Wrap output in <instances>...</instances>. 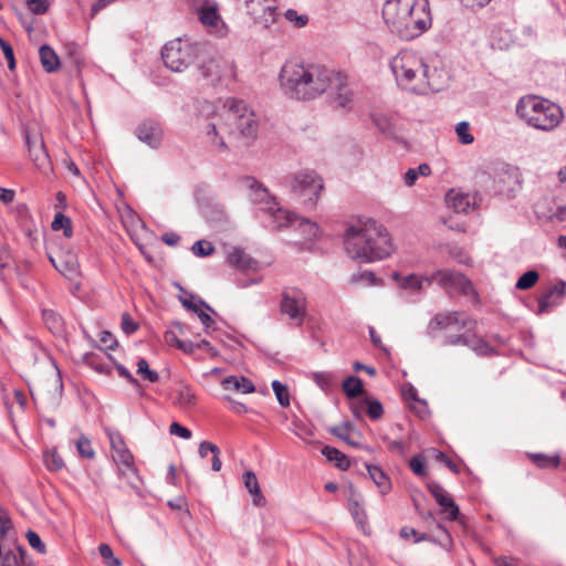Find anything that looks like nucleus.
I'll return each mask as SVG.
<instances>
[{
    "label": "nucleus",
    "mask_w": 566,
    "mask_h": 566,
    "mask_svg": "<svg viewBox=\"0 0 566 566\" xmlns=\"http://www.w3.org/2000/svg\"><path fill=\"white\" fill-rule=\"evenodd\" d=\"M272 389L281 407L290 406V394L287 387L280 380L272 381Z\"/></svg>",
    "instance_id": "ea45409f"
},
{
    "label": "nucleus",
    "mask_w": 566,
    "mask_h": 566,
    "mask_svg": "<svg viewBox=\"0 0 566 566\" xmlns=\"http://www.w3.org/2000/svg\"><path fill=\"white\" fill-rule=\"evenodd\" d=\"M432 280L437 281L444 289H454L464 295L474 293L471 281L460 272L439 270L432 274Z\"/></svg>",
    "instance_id": "ddd939ff"
},
{
    "label": "nucleus",
    "mask_w": 566,
    "mask_h": 566,
    "mask_svg": "<svg viewBox=\"0 0 566 566\" xmlns=\"http://www.w3.org/2000/svg\"><path fill=\"white\" fill-rule=\"evenodd\" d=\"M265 213L270 218V222L266 226L273 230H280L298 220L296 214L283 210L279 207L277 202L273 209H269Z\"/></svg>",
    "instance_id": "4be33fe9"
},
{
    "label": "nucleus",
    "mask_w": 566,
    "mask_h": 566,
    "mask_svg": "<svg viewBox=\"0 0 566 566\" xmlns=\"http://www.w3.org/2000/svg\"><path fill=\"white\" fill-rule=\"evenodd\" d=\"M244 184L247 188L249 189V199L253 205L259 206L260 210L264 213L269 209H273L276 205V200L273 196L270 195L266 187H264L263 184L258 181L253 177H245Z\"/></svg>",
    "instance_id": "2eb2a0df"
},
{
    "label": "nucleus",
    "mask_w": 566,
    "mask_h": 566,
    "mask_svg": "<svg viewBox=\"0 0 566 566\" xmlns=\"http://www.w3.org/2000/svg\"><path fill=\"white\" fill-rule=\"evenodd\" d=\"M424 78L418 83V94H427L428 92H440L448 83V74L438 67L426 65Z\"/></svg>",
    "instance_id": "dca6fc26"
},
{
    "label": "nucleus",
    "mask_w": 566,
    "mask_h": 566,
    "mask_svg": "<svg viewBox=\"0 0 566 566\" xmlns=\"http://www.w3.org/2000/svg\"><path fill=\"white\" fill-rule=\"evenodd\" d=\"M447 200L455 212H468L470 208V200L468 195L453 193L451 191L447 195Z\"/></svg>",
    "instance_id": "c9c22d12"
},
{
    "label": "nucleus",
    "mask_w": 566,
    "mask_h": 566,
    "mask_svg": "<svg viewBox=\"0 0 566 566\" xmlns=\"http://www.w3.org/2000/svg\"><path fill=\"white\" fill-rule=\"evenodd\" d=\"M469 334H470V332L467 331V333H462V334L447 335L443 339V345H446V346H457V345L467 346Z\"/></svg>",
    "instance_id": "4d7b16f0"
},
{
    "label": "nucleus",
    "mask_w": 566,
    "mask_h": 566,
    "mask_svg": "<svg viewBox=\"0 0 566 566\" xmlns=\"http://www.w3.org/2000/svg\"><path fill=\"white\" fill-rule=\"evenodd\" d=\"M244 485L249 493L253 496L252 502L256 506H261L265 503V499L262 495L256 475L252 471H247L243 474Z\"/></svg>",
    "instance_id": "c85d7f7f"
},
{
    "label": "nucleus",
    "mask_w": 566,
    "mask_h": 566,
    "mask_svg": "<svg viewBox=\"0 0 566 566\" xmlns=\"http://www.w3.org/2000/svg\"><path fill=\"white\" fill-rule=\"evenodd\" d=\"M137 374L149 382H157L159 375L156 370L149 368V364L145 358H139L137 361Z\"/></svg>",
    "instance_id": "c03bdc74"
},
{
    "label": "nucleus",
    "mask_w": 566,
    "mask_h": 566,
    "mask_svg": "<svg viewBox=\"0 0 566 566\" xmlns=\"http://www.w3.org/2000/svg\"><path fill=\"white\" fill-rule=\"evenodd\" d=\"M42 318L45 326L53 334H61L63 332V318L53 310L45 308L42 311Z\"/></svg>",
    "instance_id": "473e14b6"
},
{
    "label": "nucleus",
    "mask_w": 566,
    "mask_h": 566,
    "mask_svg": "<svg viewBox=\"0 0 566 566\" xmlns=\"http://www.w3.org/2000/svg\"><path fill=\"white\" fill-rule=\"evenodd\" d=\"M220 19V15L218 13V10L216 7H202L199 10V20L202 24L206 25H216L218 20Z\"/></svg>",
    "instance_id": "79ce46f5"
},
{
    "label": "nucleus",
    "mask_w": 566,
    "mask_h": 566,
    "mask_svg": "<svg viewBox=\"0 0 566 566\" xmlns=\"http://www.w3.org/2000/svg\"><path fill=\"white\" fill-rule=\"evenodd\" d=\"M12 528V522L8 512L0 507V536H4Z\"/></svg>",
    "instance_id": "338daca9"
},
{
    "label": "nucleus",
    "mask_w": 566,
    "mask_h": 566,
    "mask_svg": "<svg viewBox=\"0 0 566 566\" xmlns=\"http://www.w3.org/2000/svg\"><path fill=\"white\" fill-rule=\"evenodd\" d=\"M191 251L196 256L203 258L211 255L214 252V247L210 242L199 240L192 244Z\"/></svg>",
    "instance_id": "5fc2aeb1"
},
{
    "label": "nucleus",
    "mask_w": 566,
    "mask_h": 566,
    "mask_svg": "<svg viewBox=\"0 0 566 566\" xmlns=\"http://www.w3.org/2000/svg\"><path fill=\"white\" fill-rule=\"evenodd\" d=\"M532 460H533V462L538 468H542V469L557 468L559 465V463H560V460H559L558 455H556V457H548V455L543 454V453L532 454Z\"/></svg>",
    "instance_id": "a18cd8bd"
},
{
    "label": "nucleus",
    "mask_w": 566,
    "mask_h": 566,
    "mask_svg": "<svg viewBox=\"0 0 566 566\" xmlns=\"http://www.w3.org/2000/svg\"><path fill=\"white\" fill-rule=\"evenodd\" d=\"M65 51L67 57L72 61V63L80 69V66L84 62V56L81 46L75 42H70L65 44Z\"/></svg>",
    "instance_id": "37998d69"
},
{
    "label": "nucleus",
    "mask_w": 566,
    "mask_h": 566,
    "mask_svg": "<svg viewBox=\"0 0 566 566\" xmlns=\"http://www.w3.org/2000/svg\"><path fill=\"white\" fill-rule=\"evenodd\" d=\"M27 536V539L29 542V545L34 548L35 551H38L39 553H45V545L44 543L42 542L41 537L39 536L38 533H35L34 531L32 530H29L25 534Z\"/></svg>",
    "instance_id": "bf43d9fd"
},
{
    "label": "nucleus",
    "mask_w": 566,
    "mask_h": 566,
    "mask_svg": "<svg viewBox=\"0 0 566 566\" xmlns=\"http://www.w3.org/2000/svg\"><path fill=\"white\" fill-rule=\"evenodd\" d=\"M344 245L352 259L365 263L380 261L392 252L388 230L373 219L350 226L346 230Z\"/></svg>",
    "instance_id": "7ed1b4c3"
},
{
    "label": "nucleus",
    "mask_w": 566,
    "mask_h": 566,
    "mask_svg": "<svg viewBox=\"0 0 566 566\" xmlns=\"http://www.w3.org/2000/svg\"><path fill=\"white\" fill-rule=\"evenodd\" d=\"M99 555L102 556L104 563L107 566H120L122 562L119 558L115 557L113 554V549L107 544H101L98 546Z\"/></svg>",
    "instance_id": "8fccbe9b"
},
{
    "label": "nucleus",
    "mask_w": 566,
    "mask_h": 566,
    "mask_svg": "<svg viewBox=\"0 0 566 566\" xmlns=\"http://www.w3.org/2000/svg\"><path fill=\"white\" fill-rule=\"evenodd\" d=\"M431 280H432V277L431 279H429V277L420 279L419 276H417L415 274H410L408 276H405L400 284L403 289L421 290L422 283L426 282L427 284H430Z\"/></svg>",
    "instance_id": "09e8293b"
},
{
    "label": "nucleus",
    "mask_w": 566,
    "mask_h": 566,
    "mask_svg": "<svg viewBox=\"0 0 566 566\" xmlns=\"http://www.w3.org/2000/svg\"><path fill=\"white\" fill-rule=\"evenodd\" d=\"M76 449L81 457L86 459H92L95 455V452L92 448L91 441L85 436H81L76 441Z\"/></svg>",
    "instance_id": "864d4df0"
},
{
    "label": "nucleus",
    "mask_w": 566,
    "mask_h": 566,
    "mask_svg": "<svg viewBox=\"0 0 566 566\" xmlns=\"http://www.w3.org/2000/svg\"><path fill=\"white\" fill-rule=\"evenodd\" d=\"M169 433H170V434L178 436V437H180V438H182V439H190V438H191V436H192L191 431H190L188 428H186V427L181 426V424H180V423H178V422H172V423L170 424V427H169Z\"/></svg>",
    "instance_id": "774afa93"
},
{
    "label": "nucleus",
    "mask_w": 566,
    "mask_h": 566,
    "mask_svg": "<svg viewBox=\"0 0 566 566\" xmlns=\"http://www.w3.org/2000/svg\"><path fill=\"white\" fill-rule=\"evenodd\" d=\"M494 182L497 192L511 197L521 187V172L515 167L504 165L496 170Z\"/></svg>",
    "instance_id": "4468645a"
},
{
    "label": "nucleus",
    "mask_w": 566,
    "mask_h": 566,
    "mask_svg": "<svg viewBox=\"0 0 566 566\" xmlns=\"http://www.w3.org/2000/svg\"><path fill=\"white\" fill-rule=\"evenodd\" d=\"M322 454L326 457L329 462H334L335 465L340 470H347L350 467V461L338 449L325 446L322 449Z\"/></svg>",
    "instance_id": "2f4dec72"
},
{
    "label": "nucleus",
    "mask_w": 566,
    "mask_h": 566,
    "mask_svg": "<svg viewBox=\"0 0 566 566\" xmlns=\"http://www.w3.org/2000/svg\"><path fill=\"white\" fill-rule=\"evenodd\" d=\"M86 363L99 374H111V366L98 360L96 355L86 356Z\"/></svg>",
    "instance_id": "052dcab7"
},
{
    "label": "nucleus",
    "mask_w": 566,
    "mask_h": 566,
    "mask_svg": "<svg viewBox=\"0 0 566 566\" xmlns=\"http://www.w3.org/2000/svg\"><path fill=\"white\" fill-rule=\"evenodd\" d=\"M197 70L203 87L216 88L226 78L233 75L231 64L219 56L202 57Z\"/></svg>",
    "instance_id": "1a4fd4ad"
},
{
    "label": "nucleus",
    "mask_w": 566,
    "mask_h": 566,
    "mask_svg": "<svg viewBox=\"0 0 566 566\" xmlns=\"http://www.w3.org/2000/svg\"><path fill=\"white\" fill-rule=\"evenodd\" d=\"M203 45L193 43L189 40L177 38L166 43L161 50L164 64L174 72H182L196 60L203 51Z\"/></svg>",
    "instance_id": "0eeeda50"
},
{
    "label": "nucleus",
    "mask_w": 566,
    "mask_h": 566,
    "mask_svg": "<svg viewBox=\"0 0 566 566\" xmlns=\"http://www.w3.org/2000/svg\"><path fill=\"white\" fill-rule=\"evenodd\" d=\"M0 48H1L2 53L8 62L9 70L13 71L15 69V57H14L13 49L1 36H0Z\"/></svg>",
    "instance_id": "13d9d810"
},
{
    "label": "nucleus",
    "mask_w": 566,
    "mask_h": 566,
    "mask_svg": "<svg viewBox=\"0 0 566 566\" xmlns=\"http://www.w3.org/2000/svg\"><path fill=\"white\" fill-rule=\"evenodd\" d=\"M163 134L160 124L154 119L144 120L136 128L137 138L154 149L160 146Z\"/></svg>",
    "instance_id": "a211bd4d"
},
{
    "label": "nucleus",
    "mask_w": 566,
    "mask_h": 566,
    "mask_svg": "<svg viewBox=\"0 0 566 566\" xmlns=\"http://www.w3.org/2000/svg\"><path fill=\"white\" fill-rule=\"evenodd\" d=\"M228 261L231 265L240 270L245 271L256 269V261L239 248H235L232 252L229 253Z\"/></svg>",
    "instance_id": "bb28decb"
},
{
    "label": "nucleus",
    "mask_w": 566,
    "mask_h": 566,
    "mask_svg": "<svg viewBox=\"0 0 566 566\" xmlns=\"http://www.w3.org/2000/svg\"><path fill=\"white\" fill-rule=\"evenodd\" d=\"M329 432L354 448H363V446L359 442L352 440L348 433L343 431L342 427H332L329 429Z\"/></svg>",
    "instance_id": "e2e57ef3"
},
{
    "label": "nucleus",
    "mask_w": 566,
    "mask_h": 566,
    "mask_svg": "<svg viewBox=\"0 0 566 566\" xmlns=\"http://www.w3.org/2000/svg\"><path fill=\"white\" fill-rule=\"evenodd\" d=\"M284 18L296 28H303L308 23L307 14H298L294 9H287Z\"/></svg>",
    "instance_id": "603ef678"
},
{
    "label": "nucleus",
    "mask_w": 566,
    "mask_h": 566,
    "mask_svg": "<svg viewBox=\"0 0 566 566\" xmlns=\"http://www.w3.org/2000/svg\"><path fill=\"white\" fill-rule=\"evenodd\" d=\"M426 63L413 51H401L390 61V69L398 85L418 94V83L424 78Z\"/></svg>",
    "instance_id": "423d86ee"
},
{
    "label": "nucleus",
    "mask_w": 566,
    "mask_h": 566,
    "mask_svg": "<svg viewBox=\"0 0 566 566\" xmlns=\"http://www.w3.org/2000/svg\"><path fill=\"white\" fill-rule=\"evenodd\" d=\"M200 113L207 116L206 135L209 142L219 150L228 149L221 136L223 133L248 139L256 137L259 128L256 116L242 99L228 98L220 108L210 103H205Z\"/></svg>",
    "instance_id": "f03ea898"
},
{
    "label": "nucleus",
    "mask_w": 566,
    "mask_h": 566,
    "mask_svg": "<svg viewBox=\"0 0 566 566\" xmlns=\"http://www.w3.org/2000/svg\"><path fill=\"white\" fill-rule=\"evenodd\" d=\"M476 322L470 317H461L460 313H439L437 314L428 325V334L432 335L436 331L447 329L451 326H457L458 329H465L472 332L475 327Z\"/></svg>",
    "instance_id": "f8f14e48"
},
{
    "label": "nucleus",
    "mask_w": 566,
    "mask_h": 566,
    "mask_svg": "<svg viewBox=\"0 0 566 566\" xmlns=\"http://www.w3.org/2000/svg\"><path fill=\"white\" fill-rule=\"evenodd\" d=\"M343 391L347 398H356L364 392L363 380L356 376H348L342 385Z\"/></svg>",
    "instance_id": "72a5a7b5"
},
{
    "label": "nucleus",
    "mask_w": 566,
    "mask_h": 566,
    "mask_svg": "<svg viewBox=\"0 0 566 566\" xmlns=\"http://www.w3.org/2000/svg\"><path fill=\"white\" fill-rule=\"evenodd\" d=\"M25 142L30 157L35 166L43 170L48 169L50 167V159L42 138H38L36 136L31 137L25 133Z\"/></svg>",
    "instance_id": "aec40b11"
},
{
    "label": "nucleus",
    "mask_w": 566,
    "mask_h": 566,
    "mask_svg": "<svg viewBox=\"0 0 566 566\" xmlns=\"http://www.w3.org/2000/svg\"><path fill=\"white\" fill-rule=\"evenodd\" d=\"M312 379L325 392L332 391L337 384L336 376L328 371L313 373Z\"/></svg>",
    "instance_id": "f704fd0d"
},
{
    "label": "nucleus",
    "mask_w": 566,
    "mask_h": 566,
    "mask_svg": "<svg viewBox=\"0 0 566 566\" xmlns=\"http://www.w3.org/2000/svg\"><path fill=\"white\" fill-rule=\"evenodd\" d=\"M373 122L379 129V132L389 139L400 140V129L399 127L386 115H374Z\"/></svg>",
    "instance_id": "393cba45"
},
{
    "label": "nucleus",
    "mask_w": 566,
    "mask_h": 566,
    "mask_svg": "<svg viewBox=\"0 0 566 566\" xmlns=\"http://www.w3.org/2000/svg\"><path fill=\"white\" fill-rule=\"evenodd\" d=\"M538 277H539V275H538L537 271L528 270L520 276V279L517 280V282L515 284V287L517 290H522V291L528 290L536 284V282L538 281Z\"/></svg>",
    "instance_id": "a19ab883"
},
{
    "label": "nucleus",
    "mask_w": 566,
    "mask_h": 566,
    "mask_svg": "<svg viewBox=\"0 0 566 566\" xmlns=\"http://www.w3.org/2000/svg\"><path fill=\"white\" fill-rule=\"evenodd\" d=\"M437 527L443 533V536L439 539H433L430 535H428L426 533L420 534L415 528L408 527V526H403L399 531V535L403 539H409L410 537H413L415 543L428 541V542L437 543L444 548L450 547L452 545V537H451L449 531L440 523L437 524Z\"/></svg>",
    "instance_id": "6ab92c4d"
},
{
    "label": "nucleus",
    "mask_w": 566,
    "mask_h": 566,
    "mask_svg": "<svg viewBox=\"0 0 566 566\" xmlns=\"http://www.w3.org/2000/svg\"><path fill=\"white\" fill-rule=\"evenodd\" d=\"M467 347L471 348L478 355H491L493 348L482 338L475 334H469Z\"/></svg>",
    "instance_id": "e433bc0d"
},
{
    "label": "nucleus",
    "mask_w": 566,
    "mask_h": 566,
    "mask_svg": "<svg viewBox=\"0 0 566 566\" xmlns=\"http://www.w3.org/2000/svg\"><path fill=\"white\" fill-rule=\"evenodd\" d=\"M457 135L459 140L463 145H470L473 143L474 137L470 133V124L468 122H460L455 127Z\"/></svg>",
    "instance_id": "3c124183"
},
{
    "label": "nucleus",
    "mask_w": 566,
    "mask_h": 566,
    "mask_svg": "<svg viewBox=\"0 0 566 566\" xmlns=\"http://www.w3.org/2000/svg\"><path fill=\"white\" fill-rule=\"evenodd\" d=\"M566 290V283L558 281L555 285L544 292L538 298V314L548 312L553 306H556L559 300L564 296Z\"/></svg>",
    "instance_id": "412c9836"
},
{
    "label": "nucleus",
    "mask_w": 566,
    "mask_h": 566,
    "mask_svg": "<svg viewBox=\"0 0 566 566\" xmlns=\"http://www.w3.org/2000/svg\"><path fill=\"white\" fill-rule=\"evenodd\" d=\"M516 113L527 125L546 132L556 128L564 117L559 105L538 96L522 97Z\"/></svg>",
    "instance_id": "39448f33"
},
{
    "label": "nucleus",
    "mask_w": 566,
    "mask_h": 566,
    "mask_svg": "<svg viewBox=\"0 0 566 566\" xmlns=\"http://www.w3.org/2000/svg\"><path fill=\"white\" fill-rule=\"evenodd\" d=\"M27 6L33 14H44L49 9L48 0H27Z\"/></svg>",
    "instance_id": "680f3d73"
},
{
    "label": "nucleus",
    "mask_w": 566,
    "mask_h": 566,
    "mask_svg": "<svg viewBox=\"0 0 566 566\" xmlns=\"http://www.w3.org/2000/svg\"><path fill=\"white\" fill-rule=\"evenodd\" d=\"M363 403L366 405V412L370 419L378 420L382 417L384 408L379 400H368L365 398Z\"/></svg>",
    "instance_id": "de8ad7c7"
},
{
    "label": "nucleus",
    "mask_w": 566,
    "mask_h": 566,
    "mask_svg": "<svg viewBox=\"0 0 566 566\" xmlns=\"http://www.w3.org/2000/svg\"><path fill=\"white\" fill-rule=\"evenodd\" d=\"M111 447L116 453V459L126 468L133 465V454L126 448V444L119 433H109Z\"/></svg>",
    "instance_id": "b1692460"
},
{
    "label": "nucleus",
    "mask_w": 566,
    "mask_h": 566,
    "mask_svg": "<svg viewBox=\"0 0 566 566\" xmlns=\"http://www.w3.org/2000/svg\"><path fill=\"white\" fill-rule=\"evenodd\" d=\"M300 227L304 229L306 239L314 240L318 237L319 229L315 222H311L308 219L302 218L300 220Z\"/></svg>",
    "instance_id": "6e6d98bb"
},
{
    "label": "nucleus",
    "mask_w": 566,
    "mask_h": 566,
    "mask_svg": "<svg viewBox=\"0 0 566 566\" xmlns=\"http://www.w3.org/2000/svg\"><path fill=\"white\" fill-rule=\"evenodd\" d=\"M120 326L123 332L127 335L135 333L138 328V324L132 319L128 313H123Z\"/></svg>",
    "instance_id": "69168bd1"
},
{
    "label": "nucleus",
    "mask_w": 566,
    "mask_h": 566,
    "mask_svg": "<svg viewBox=\"0 0 566 566\" xmlns=\"http://www.w3.org/2000/svg\"><path fill=\"white\" fill-rule=\"evenodd\" d=\"M196 400L195 394L186 385L181 386L177 391L176 403L181 408H190Z\"/></svg>",
    "instance_id": "58836bf2"
},
{
    "label": "nucleus",
    "mask_w": 566,
    "mask_h": 566,
    "mask_svg": "<svg viewBox=\"0 0 566 566\" xmlns=\"http://www.w3.org/2000/svg\"><path fill=\"white\" fill-rule=\"evenodd\" d=\"M247 12L258 24L269 28L277 20L276 0H247Z\"/></svg>",
    "instance_id": "9b49d317"
},
{
    "label": "nucleus",
    "mask_w": 566,
    "mask_h": 566,
    "mask_svg": "<svg viewBox=\"0 0 566 566\" xmlns=\"http://www.w3.org/2000/svg\"><path fill=\"white\" fill-rule=\"evenodd\" d=\"M44 463L50 471H59L64 467L63 459L55 450L44 453Z\"/></svg>",
    "instance_id": "49530a36"
},
{
    "label": "nucleus",
    "mask_w": 566,
    "mask_h": 566,
    "mask_svg": "<svg viewBox=\"0 0 566 566\" xmlns=\"http://www.w3.org/2000/svg\"><path fill=\"white\" fill-rule=\"evenodd\" d=\"M429 491L441 506L442 513L446 514L448 520L462 523L459 506L441 485L432 483L429 485Z\"/></svg>",
    "instance_id": "f3484780"
},
{
    "label": "nucleus",
    "mask_w": 566,
    "mask_h": 566,
    "mask_svg": "<svg viewBox=\"0 0 566 566\" xmlns=\"http://www.w3.org/2000/svg\"><path fill=\"white\" fill-rule=\"evenodd\" d=\"M221 386L224 390H234L241 394H252L255 391L253 382L244 376H228L222 379Z\"/></svg>",
    "instance_id": "5701e85b"
},
{
    "label": "nucleus",
    "mask_w": 566,
    "mask_h": 566,
    "mask_svg": "<svg viewBox=\"0 0 566 566\" xmlns=\"http://www.w3.org/2000/svg\"><path fill=\"white\" fill-rule=\"evenodd\" d=\"M367 471L381 494H387L391 490V483L388 475L379 467L367 464Z\"/></svg>",
    "instance_id": "7c9ffc66"
},
{
    "label": "nucleus",
    "mask_w": 566,
    "mask_h": 566,
    "mask_svg": "<svg viewBox=\"0 0 566 566\" xmlns=\"http://www.w3.org/2000/svg\"><path fill=\"white\" fill-rule=\"evenodd\" d=\"M382 18L390 32L405 41L420 36L432 24L428 0H387Z\"/></svg>",
    "instance_id": "20e7f679"
},
{
    "label": "nucleus",
    "mask_w": 566,
    "mask_h": 566,
    "mask_svg": "<svg viewBox=\"0 0 566 566\" xmlns=\"http://www.w3.org/2000/svg\"><path fill=\"white\" fill-rule=\"evenodd\" d=\"M409 467L415 474L419 476L426 475L424 460L421 455H413L409 461Z\"/></svg>",
    "instance_id": "0e129e2a"
},
{
    "label": "nucleus",
    "mask_w": 566,
    "mask_h": 566,
    "mask_svg": "<svg viewBox=\"0 0 566 566\" xmlns=\"http://www.w3.org/2000/svg\"><path fill=\"white\" fill-rule=\"evenodd\" d=\"M179 301L185 308L195 314L199 313L201 308H205L206 311L216 314L214 310L208 303H206L203 300H201L199 296L192 293L185 292L184 296H179Z\"/></svg>",
    "instance_id": "c756f323"
},
{
    "label": "nucleus",
    "mask_w": 566,
    "mask_h": 566,
    "mask_svg": "<svg viewBox=\"0 0 566 566\" xmlns=\"http://www.w3.org/2000/svg\"><path fill=\"white\" fill-rule=\"evenodd\" d=\"M39 55L45 72L54 73L60 69V57L50 45L43 44L39 50Z\"/></svg>",
    "instance_id": "a878e982"
},
{
    "label": "nucleus",
    "mask_w": 566,
    "mask_h": 566,
    "mask_svg": "<svg viewBox=\"0 0 566 566\" xmlns=\"http://www.w3.org/2000/svg\"><path fill=\"white\" fill-rule=\"evenodd\" d=\"M361 495L350 488V495L348 496V510L357 524L363 526L366 522V514L361 506Z\"/></svg>",
    "instance_id": "cd10ccee"
},
{
    "label": "nucleus",
    "mask_w": 566,
    "mask_h": 566,
    "mask_svg": "<svg viewBox=\"0 0 566 566\" xmlns=\"http://www.w3.org/2000/svg\"><path fill=\"white\" fill-rule=\"evenodd\" d=\"M281 313L289 316L296 326H302L306 315L304 293L295 287L285 289L280 303Z\"/></svg>",
    "instance_id": "9d476101"
},
{
    "label": "nucleus",
    "mask_w": 566,
    "mask_h": 566,
    "mask_svg": "<svg viewBox=\"0 0 566 566\" xmlns=\"http://www.w3.org/2000/svg\"><path fill=\"white\" fill-rule=\"evenodd\" d=\"M290 187L294 195L303 199V205L307 208H313L316 205L319 193L324 189L322 178L310 169L295 172Z\"/></svg>",
    "instance_id": "6e6552de"
},
{
    "label": "nucleus",
    "mask_w": 566,
    "mask_h": 566,
    "mask_svg": "<svg viewBox=\"0 0 566 566\" xmlns=\"http://www.w3.org/2000/svg\"><path fill=\"white\" fill-rule=\"evenodd\" d=\"M280 76L282 87L291 97L305 101L326 93L336 107L343 108L352 102L346 76L326 66L287 62Z\"/></svg>",
    "instance_id": "f257e3e1"
},
{
    "label": "nucleus",
    "mask_w": 566,
    "mask_h": 566,
    "mask_svg": "<svg viewBox=\"0 0 566 566\" xmlns=\"http://www.w3.org/2000/svg\"><path fill=\"white\" fill-rule=\"evenodd\" d=\"M51 228L54 231L63 230L65 238H71L73 234L72 221L69 217L64 216L62 212H57L54 216V219L51 223Z\"/></svg>",
    "instance_id": "4c0bfd02"
}]
</instances>
